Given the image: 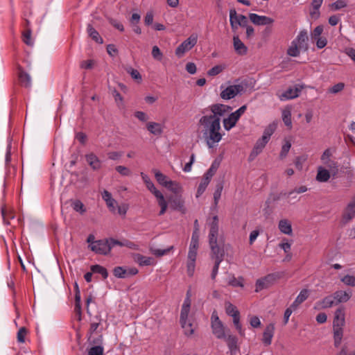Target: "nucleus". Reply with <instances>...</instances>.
<instances>
[{
    "mask_svg": "<svg viewBox=\"0 0 355 355\" xmlns=\"http://www.w3.org/2000/svg\"><path fill=\"white\" fill-rule=\"evenodd\" d=\"M112 272L114 277L123 279L136 275L139 272V270L135 267L129 268L127 269L122 266H116L114 268Z\"/></svg>",
    "mask_w": 355,
    "mask_h": 355,
    "instance_id": "f8f14e48",
    "label": "nucleus"
},
{
    "mask_svg": "<svg viewBox=\"0 0 355 355\" xmlns=\"http://www.w3.org/2000/svg\"><path fill=\"white\" fill-rule=\"evenodd\" d=\"M170 207L173 210H178L182 214L186 212L184 200L181 196H172L168 198Z\"/></svg>",
    "mask_w": 355,
    "mask_h": 355,
    "instance_id": "ddd939ff",
    "label": "nucleus"
},
{
    "mask_svg": "<svg viewBox=\"0 0 355 355\" xmlns=\"http://www.w3.org/2000/svg\"><path fill=\"white\" fill-rule=\"evenodd\" d=\"M236 20L237 21V24L241 27H247L248 25V18L243 15H237L236 17Z\"/></svg>",
    "mask_w": 355,
    "mask_h": 355,
    "instance_id": "4d7b16f0",
    "label": "nucleus"
},
{
    "mask_svg": "<svg viewBox=\"0 0 355 355\" xmlns=\"http://www.w3.org/2000/svg\"><path fill=\"white\" fill-rule=\"evenodd\" d=\"M126 71L131 76V77L135 80L137 83H141L142 80V77L140 73L137 70L133 69L131 67L126 68Z\"/></svg>",
    "mask_w": 355,
    "mask_h": 355,
    "instance_id": "a19ab883",
    "label": "nucleus"
},
{
    "mask_svg": "<svg viewBox=\"0 0 355 355\" xmlns=\"http://www.w3.org/2000/svg\"><path fill=\"white\" fill-rule=\"evenodd\" d=\"M275 324L273 323H270L268 324L263 333V338L262 342L266 346H269L272 343V339L274 336L275 334Z\"/></svg>",
    "mask_w": 355,
    "mask_h": 355,
    "instance_id": "f3484780",
    "label": "nucleus"
},
{
    "mask_svg": "<svg viewBox=\"0 0 355 355\" xmlns=\"http://www.w3.org/2000/svg\"><path fill=\"white\" fill-rule=\"evenodd\" d=\"M86 161L91 168L94 170H98L101 167V162L98 157L93 153L85 155Z\"/></svg>",
    "mask_w": 355,
    "mask_h": 355,
    "instance_id": "412c9836",
    "label": "nucleus"
},
{
    "mask_svg": "<svg viewBox=\"0 0 355 355\" xmlns=\"http://www.w3.org/2000/svg\"><path fill=\"white\" fill-rule=\"evenodd\" d=\"M309 295V290L305 288L302 289L297 295V297H296V299L295 300V301L291 304V308H293V310L297 309L299 305L308 298Z\"/></svg>",
    "mask_w": 355,
    "mask_h": 355,
    "instance_id": "5701e85b",
    "label": "nucleus"
},
{
    "mask_svg": "<svg viewBox=\"0 0 355 355\" xmlns=\"http://www.w3.org/2000/svg\"><path fill=\"white\" fill-rule=\"evenodd\" d=\"M134 261L139 266H150L153 264V259L152 257H146L141 254H135L134 255Z\"/></svg>",
    "mask_w": 355,
    "mask_h": 355,
    "instance_id": "393cba45",
    "label": "nucleus"
},
{
    "mask_svg": "<svg viewBox=\"0 0 355 355\" xmlns=\"http://www.w3.org/2000/svg\"><path fill=\"white\" fill-rule=\"evenodd\" d=\"M282 119L284 124L291 128L292 127V121H291V113L289 110H284L282 112Z\"/></svg>",
    "mask_w": 355,
    "mask_h": 355,
    "instance_id": "49530a36",
    "label": "nucleus"
},
{
    "mask_svg": "<svg viewBox=\"0 0 355 355\" xmlns=\"http://www.w3.org/2000/svg\"><path fill=\"white\" fill-rule=\"evenodd\" d=\"M345 324V313L343 306L337 309L335 311L333 321L334 327H343Z\"/></svg>",
    "mask_w": 355,
    "mask_h": 355,
    "instance_id": "dca6fc26",
    "label": "nucleus"
},
{
    "mask_svg": "<svg viewBox=\"0 0 355 355\" xmlns=\"http://www.w3.org/2000/svg\"><path fill=\"white\" fill-rule=\"evenodd\" d=\"M302 89L303 87L300 85H296L294 89L290 87L283 93L282 97L287 100L297 98L300 96Z\"/></svg>",
    "mask_w": 355,
    "mask_h": 355,
    "instance_id": "aec40b11",
    "label": "nucleus"
},
{
    "mask_svg": "<svg viewBox=\"0 0 355 355\" xmlns=\"http://www.w3.org/2000/svg\"><path fill=\"white\" fill-rule=\"evenodd\" d=\"M22 40L28 46H32L33 44L31 39V30L30 28H28L23 32Z\"/></svg>",
    "mask_w": 355,
    "mask_h": 355,
    "instance_id": "a18cd8bd",
    "label": "nucleus"
},
{
    "mask_svg": "<svg viewBox=\"0 0 355 355\" xmlns=\"http://www.w3.org/2000/svg\"><path fill=\"white\" fill-rule=\"evenodd\" d=\"M324 164L329 167L331 171H333L334 173H336L338 171V164L334 160L331 159L329 161L325 162Z\"/></svg>",
    "mask_w": 355,
    "mask_h": 355,
    "instance_id": "774afa93",
    "label": "nucleus"
},
{
    "mask_svg": "<svg viewBox=\"0 0 355 355\" xmlns=\"http://www.w3.org/2000/svg\"><path fill=\"white\" fill-rule=\"evenodd\" d=\"M196 259L188 258L187 262V274L189 276L191 277L193 275L195 270V263Z\"/></svg>",
    "mask_w": 355,
    "mask_h": 355,
    "instance_id": "6e6d98bb",
    "label": "nucleus"
},
{
    "mask_svg": "<svg viewBox=\"0 0 355 355\" xmlns=\"http://www.w3.org/2000/svg\"><path fill=\"white\" fill-rule=\"evenodd\" d=\"M340 280L347 286H355V277L353 275H346Z\"/></svg>",
    "mask_w": 355,
    "mask_h": 355,
    "instance_id": "864d4df0",
    "label": "nucleus"
},
{
    "mask_svg": "<svg viewBox=\"0 0 355 355\" xmlns=\"http://www.w3.org/2000/svg\"><path fill=\"white\" fill-rule=\"evenodd\" d=\"M306 159L307 155H306L297 157L294 162L296 168L299 171L302 170L303 167V164L306 161Z\"/></svg>",
    "mask_w": 355,
    "mask_h": 355,
    "instance_id": "8fccbe9b",
    "label": "nucleus"
},
{
    "mask_svg": "<svg viewBox=\"0 0 355 355\" xmlns=\"http://www.w3.org/2000/svg\"><path fill=\"white\" fill-rule=\"evenodd\" d=\"M180 322L186 335L191 336L193 334L194 329L193 328V324L191 322L188 321V319L184 320H180Z\"/></svg>",
    "mask_w": 355,
    "mask_h": 355,
    "instance_id": "c9c22d12",
    "label": "nucleus"
},
{
    "mask_svg": "<svg viewBox=\"0 0 355 355\" xmlns=\"http://www.w3.org/2000/svg\"><path fill=\"white\" fill-rule=\"evenodd\" d=\"M250 20L255 25L264 26L272 24L274 19L267 16L259 15L256 13L249 14Z\"/></svg>",
    "mask_w": 355,
    "mask_h": 355,
    "instance_id": "4468645a",
    "label": "nucleus"
},
{
    "mask_svg": "<svg viewBox=\"0 0 355 355\" xmlns=\"http://www.w3.org/2000/svg\"><path fill=\"white\" fill-rule=\"evenodd\" d=\"M108 21H109V23L112 26H113L115 28H116L119 31H121V32H123L124 31L123 25L120 21H119L118 20H116L115 19H113V18H109Z\"/></svg>",
    "mask_w": 355,
    "mask_h": 355,
    "instance_id": "680f3d73",
    "label": "nucleus"
},
{
    "mask_svg": "<svg viewBox=\"0 0 355 355\" xmlns=\"http://www.w3.org/2000/svg\"><path fill=\"white\" fill-rule=\"evenodd\" d=\"M246 110L247 105H242L237 110L231 113L227 118L224 119L223 121L224 128L229 131L232 128H234L241 115L245 113Z\"/></svg>",
    "mask_w": 355,
    "mask_h": 355,
    "instance_id": "1a4fd4ad",
    "label": "nucleus"
},
{
    "mask_svg": "<svg viewBox=\"0 0 355 355\" xmlns=\"http://www.w3.org/2000/svg\"><path fill=\"white\" fill-rule=\"evenodd\" d=\"M313 41L315 42L316 46L319 49H323L327 44V39L322 36L313 40Z\"/></svg>",
    "mask_w": 355,
    "mask_h": 355,
    "instance_id": "bf43d9fd",
    "label": "nucleus"
},
{
    "mask_svg": "<svg viewBox=\"0 0 355 355\" xmlns=\"http://www.w3.org/2000/svg\"><path fill=\"white\" fill-rule=\"evenodd\" d=\"M347 4L345 0H337L336 1L329 5L330 8L332 10H338L342 8L347 7Z\"/></svg>",
    "mask_w": 355,
    "mask_h": 355,
    "instance_id": "37998d69",
    "label": "nucleus"
},
{
    "mask_svg": "<svg viewBox=\"0 0 355 355\" xmlns=\"http://www.w3.org/2000/svg\"><path fill=\"white\" fill-rule=\"evenodd\" d=\"M233 322L239 334L241 336H244V331L242 329V326L240 323V315H238V314H234V315H233Z\"/></svg>",
    "mask_w": 355,
    "mask_h": 355,
    "instance_id": "3c124183",
    "label": "nucleus"
},
{
    "mask_svg": "<svg viewBox=\"0 0 355 355\" xmlns=\"http://www.w3.org/2000/svg\"><path fill=\"white\" fill-rule=\"evenodd\" d=\"M197 43V36L191 35L182 42L175 49V55L182 58L185 52L191 49Z\"/></svg>",
    "mask_w": 355,
    "mask_h": 355,
    "instance_id": "9d476101",
    "label": "nucleus"
},
{
    "mask_svg": "<svg viewBox=\"0 0 355 355\" xmlns=\"http://www.w3.org/2000/svg\"><path fill=\"white\" fill-rule=\"evenodd\" d=\"M330 173L328 170L322 166L318 168V173L316 175V180L320 182H326L330 178Z\"/></svg>",
    "mask_w": 355,
    "mask_h": 355,
    "instance_id": "cd10ccee",
    "label": "nucleus"
},
{
    "mask_svg": "<svg viewBox=\"0 0 355 355\" xmlns=\"http://www.w3.org/2000/svg\"><path fill=\"white\" fill-rule=\"evenodd\" d=\"M282 277L279 272H274L258 279L255 284V292H259L263 289L268 288L273 285L275 282Z\"/></svg>",
    "mask_w": 355,
    "mask_h": 355,
    "instance_id": "0eeeda50",
    "label": "nucleus"
},
{
    "mask_svg": "<svg viewBox=\"0 0 355 355\" xmlns=\"http://www.w3.org/2000/svg\"><path fill=\"white\" fill-rule=\"evenodd\" d=\"M1 213L4 224L10 225V220L15 218V214L12 211H8L5 206L1 207Z\"/></svg>",
    "mask_w": 355,
    "mask_h": 355,
    "instance_id": "f704fd0d",
    "label": "nucleus"
},
{
    "mask_svg": "<svg viewBox=\"0 0 355 355\" xmlns=\"http://www.w3.org/2000/svg\"><path fill=\"white\" fill-rule=\"evenodd\" d=\"M112 241L113 238L96 240V244L91 246V250L98 254L107 255L114 248Z\"/></svg>",
    "mask_w": 355,
    "mask_h": 355,
    "instance_id": "6e6552de",
    "label": "nucleus"
},
{
    "mask_svg": "<svg viewBox=\"0 0 355 355\" xmlns=\"http://www.w3.org/2000/svg\"><path fill=\"white\" fill-rule=\"evenodd\" d=\"M71 207L76 211L79 212L81 214H83L86 211L84 204L79 200L72 201Z\"/></svg>",
    "mask_w": 355,
    "mask_h": 355,
    "instance_id": "ea45409f",
    "label": "nucleus"
},
{
    "mask_svg": "<svg viewBox=\"0 0 355 355\" xmlns=\"http://www.w3.org/2000/svg\"><path fill=\"white\" fill-rule=\"evenodd\" d=\"M236 11L234 8L230 9V22L231 28L233 31H236L239 25L237 24L236 20Z\"/></svg>",
    "mask_w": 355,
    "mask_h": 355,
    "instance_id": "58836bf2",
    "label": "nucleus"
},
{
    "mask_svg": "<svg viewBox=\"0 0 355 355\" xmlns=\"http://www.w3.org/2000/svg\"><path fill=\"white\" fill-rule=\"evenodd\" d=\"M278 228L279 231L287 235H291L293 232L291 223L288 219H282L279 221Z\"/></svg>",
    "mask_w": 355,
    "mask_h": 355,
    "instance_id": "b1692460",
    "label": "nucleus"
},
{
    "mask_svg": "<svg viewBox=\"0 0 355 355\" xmlns=\"http://www.w3.org/2000/svg\"><path fill=\"white\" fill-rule=\"evenodd\" d=\"M152 55L155 59L161 60L163 54L157 46H154L152 49Z\"/></svg>",
    "mask_w": 355,
    "mask_h": 355,
    "instance_id": "69168bd1",
    "label": "nucleus"
},
{
    "mask_svg": "<svg viewBox=\"0 0 355 355\" xmlns=\"http://www.w3.org/2000/svg\"><path fill=\"white\" fill-rule=\"evenodd\" d=\"M213 334L218 338L222 340L230 333V329H226L222 322L211 324Z\"/></svg>",
    "mask_w": 355,
    "mask_h": 355,
    "instance_id": "2eb2a0df",
    "label": "nucleus"
},
{
    "mask_svg": "<svg viewBox=\"0 0 355 355\" xmlns=\"http://www.w3.org/2000/svg\"><path fill=\"white\" fill-rule=\"evenodd\" d=\"M223 189V182H220L217 183V184L216 186L215 191L214 193V204L216 205H217L218 203V201L221 196Z\"/></svg>",
    "mask_w": 355,
    "mask_h": 355,
    "instance_id": "4c0bfd02",
    "label": "nucleus"
},
{
    "mask_svg": "<svg viewBox=\"0 0 355 355\" xmlns=\"http://www.w3.org/2000/svg\"><path fill=\"white\" fill-rule=\"evenodd\" d=\"M243 91L241 85H233L228 86L220 92V97L225 100H230L234 98L238 94Z\"/></svg>",
    "mask_w": 355,
    "mask_h": 355,
    "instance_id": "9b49d317",
    "label": "nucleus"
},
{
    "mask_svg": "<svg viewBox=\"0 0 355 355\" xmlns=\"http://www.w3.org/2000/svg\"><path fill=\"white\" fill-rule=\"evenodd\" d=\"M104 349L101 345L92 347L88 350V355H103Z\"/></svg>",
    "mask_w": 355,
    "mask_h": 355,
    "instance_id": "5fc2aeb1",
    "label": "nucleus"
},
{
    "mask_svg": "<svg viewBox=\"0 0 355 355\" xmlns=\"http://www.w3.org/2000/svg\"><path fill=\"white\" fill-rule=\"evenodd\" d=\"M198 248V243H195L194 242L190 243L188 258L196 259Z\"/></svg>",
    "mask_w": 355,
    "mask_h": 355,
    "instance_id": "603ef678",
    "label": "nucleus"
},
{
    "mask_svg": "<svg viewBox=\"0 0 355 355\" xmlns=\"http://www.w3.org/2000/svg\"><path fill=\"white\" fill-rule=\"evenodd\" d=\"M343 336V327H334V345L338 347L340 343Z\"/></svg>",
    "mask_w": 355,
    "mask_h": 355,
    "instance_id": "72a5a7b5",
    "label": "nucleus"
},
{
    "mask_svg": "<svg viewBox=\"0 0 355 355\" xmlns=\"http://www.w3.org/2000/svg\"><path fill=\"white\" fill-rule=\"evenodd\" d=\"M225 69L224 65L218 64L213 67L207 71V75L209 76H215L221 73Z\"/></svg>",
    "mask_w": 355,
    "mask_h": 355,
    "instance_id": "de8ad7c7",
    "label": "nucleus"
},
{
    "mask_svg": "<svg viewBox=\"0 0 355 355\" xmlns=\"http://www.w3.org/2000/svg\"><path fill=\"white\" fill-rule=\"evenodd\" d=\"M141 178L145 183L147 189L155 196L157 194V192H160L158 189H156L153 182L150 180V178L144 173H141Z\"/></svg>",
    "mask_w": 355,
    "mask_h": 355,
    "instance_id": "c85d7f7f",
    "label": "nucleus"
},
{
    "mask_svg": "<svg viewBox=\"0 0 355 355\" xmlns=\"http://www.w3.org/2000/svg\"><path fill=\"white\" fill-rule=\"evenodd\" d=\"M147 130L155 135H160L163 130L160 123L155 122H149L146 125Z\"/></svg>",
    "mask_w": 355,
    "mask_h": 355,
    "instance_id": "c756f323",
    "label": "nucleus"
},
{
    "mask_svg": "<svg viewBox=\"0 0 355 355\" xmlns=\"http://www.w3.org/2000/svg\"><path fill=\"white\" fill-rule=\"evenodd\" d=\"M116 171L123 176H130L131 175L130 170L123 166H117L116 167Z\"/></svg>",
    "mask_w": 355,
    "mask_h": 355,
    "instance_id": "e2e57ef3",
    "label": "nucleus"
},
{
    "mask_svg": "<svg viewBox=\"0 0 355 355\" xmlns=\"http://www.w3.org/2000/svg\"><path fill=\"white\" fill-rule=\"evenodd\" d=\"M222 340H225L229 350L232 349V348L239 345H238V338L236 336L231 334L230 333L227 334V335L225 336V338H223Z\"/></svg>",
    "mask_w": 355,
    "mask_h": 355,
    "instance_id": "2f4dec72",
    "label": "nucleus"
},
{
    "mask_svg": "<svg viewBox=\"0 0 355 355\" xmlns=\"http://www.w3.org/2000/svg\"><path fill=\"white\" fill-rule=\"evenodd\" d=\"M210 182L206 180L204 178H202L201 182L198 187L196 192V198H199L202 195V193L205 191L207 186L209 185Z\"/></svg>",
    "mask_w": 355,
    "mask_h": 355,
    "instance_id": "79ce46f5",
    "label": "nucleus"
},
{
    "mask_svg": "<svg viewBox=\"0 0 355 355\" xmlns=\"http://www.w3.org/2000/svg\"><path fill=\"white\" fill-rule=\"evenodd\" d=\"M90 270L94 273L100 274L103 279H106L108 277L107 270L101 265L95 264L91 266Z\"/></svg>",
    "mask_w": 355,
    "mask_h": 355,
    "instance_id": "7c9ffc66",
    "label": "nucleus"
},
{
    "mask_svg": "<svg viewBox=\"0 0 355 355\" xmlns=\"http://www.w3.org/2000/svg\"><path fill=\"white\" fill-rule=\"evenodd\" d=\"M74 312L78 315V320H81V300H75Z\"/></svg>",
    "mask_w": 355,
    "mask_h": 355,
    "instance_id": "0e129e2a",
    "label": "nucleus"
},
{
    "mask_svg": "<svg viewBox=\"0 0 355 355\" xmlns=\"http://www.w3.org/2000/svg\"><path fill=\"white\" fill-rule=\"evenodd\" d=\"M27 334V329L26 327H21L17 332V341L23 343L25 342V337Z\"/></svg>",
    "mask_w": 355,
    "mask_h": 355,
    "instance_id": "052dcab7",
    "label": "nucleus"
},
{
    "mask_svg": "<svg viewBox=\"0 0 355 355\" xmlns=\"http://www.w3.org/2000/svg\"><path fill=\"white\" fill-rule=\"evenodd\" d=\"M233 44L236 53L240 55H246L248 53V48L244 43L239 39V35H234Z\"/></svg>",
    "mask_w": 355,
    "mask_h": 355,
    "instance_id": "a211bd4d",
    "label": "nucleus"
},
{
    "mask_svg": "<svg viewBox=\"0 0 355 355\" xmlns=\"http://www.w3.org/2000/svg\"><path fill=\"white\" fill-rule=\"evenodd\" d=\"M352 297L351 292L342 290L336 291L333 294L324 297L317 304L322 309H328L340 303H345L349 300Z\"/></svg>",
    "mask_w": 355,
    "mask_h": 355,
    "instance_id": "20e7f679",
    "label": "nucleus"
},
{
    "mask_svg": "<svg viewBox=\"0 0 355 355\" xmlns=\"http://www.w3.org/2000/svg\"><path fill=\"white\" fill-rule=\"evenodd\" d=\"M87 32L89 36L96 43L103 44V40L100 36L98 32L92 26V24H89L87 27Z\"/></svg>",
    "mask_w": 355,
    "mask_h": 355,
    "instance_id": "a878e982",
    "label": "nucleus"
},
{
    "mask_svg": "<svg viewBox=\"0 0 355 355\" xmlns=\"http://www.w3.org/2000/svg\"><path fill=\"white\" fill-rule=\"evenodd\" d=\"M324 31V26L322 25H319L316 26L313 31L311 33V37L313 40L317 39L318 37H322V34Z\"/></svg>",
    "mask_w": 355,
    "mask_h": 355,
    "instance_id": "09e8293b",
    "label": "nucleus"
},
{
    "mask_svg": "<svg viewBox=\"0 0 355 355\" xmlns=\"http://www.w3.org/2000/svg\"><path fill=\"white\" fill-rule=\"evenodd\" d=\"M209 110L211 114H207V116H211L214 119H220L221 116H223L227 112L232 110V107L221 103H215L209 105L207 108H205L201 112L205 114Z\"/></svg>",
    "mask_w": 355,
    "mask_h": 355,
    "instance_id": "423d86ee",
    "label": "nucleus"
},
{
    "mask_svg": "<svg viewBox=\"0 0 355 355\" xmlns=\"http://www.w3.org/2000/svg\"><path fill=\"white\" fill-rule=\"evenodd\" d=\"M291 147V144L290 143V141H286V143L282 146L281 152L279 153V157L281 159H284L286 157Z\"/></svg>",
    "mask_w": 355,
    "mask_h": 355,
    "instance_id": "13d9d810",
    "label": "nucleus"
},
{
    "mask_svg": "<svg viewBox=\"0 0 355 355\" xmlns=\"http://www.w3.org/2000/svg\"><path fill=\"white\" fill-rule=\"evenodd\" d=\"M344 87L345 84L343 83H338L329 89V92L332 94H336L341 92Z\"/></svg>",
    "mask_w": 355,
    "mask_h": 355,
    "instance_id": "338daca9",
    "label": "nucleus"
},
{
    "mask_svg": "<svg viewBox=\"0 0 355 355\" xmlns=\"http://www.w3.org/2000/svg\"><path fill=\"white\" fill-rule=\"evenodd\" d=\"M309 37L306 30H302L291 42V46L287 49V54L291 57H297L300 54V50L307 51L309 49Z\"/></svg>",
    "mask_w": 355,
    "mask_h": 355,
    "instance_id": "7ed1b4c3",
    "label": "nucleus"
},
{
    "mask_svg": "<svg viewBox=\"0 0 355 355\" xmlns=\"http://www.w3.org/2000/svg\"><path fill=\"white\" fill-rule=\"evenodd\" d=\"M166 188L175 194H178L182 190V187L178 182L172 180H169Z\"/></svg>",
    "mask_w": 355,
    "mask_h": 355,
    "instance_id": "e433bc0d",
    "label": "nucleus"
},
{
    "mask_svg": "<svg viewBox=\"0 0 355 355\" xmlns=\"http://www.w3.org/2000/svg\"><path fill=\"white\" fill-rule=\"evenodd\" d=\"M225 310L227 314L232 316V318L234 314H238V315H240L239 311L237 310L236 307L230 302H227L225 304Z\"/></svg>",
    "mask_w": 355,
    "mask_h": 355,
    "instance_id": "c03bdc74",
    "label": "nucleus"
},
{
    "mask_svg": "<svg viewBox=\"0 0 355 355\" xmlns=\"http://www.w3.org/2000/svg\"><path fill=\"white\" fill-rule=\"evenodd\" d=\"M18 78L20 84L25 87H28L31 86V77L24 71L21 67H18Z\"/></svg>",
    "mask_w": 355,
    "mask_h": 355,
    "instance_id": "4be33fe9",
    "label": "nucleus"
},
{
    "mask_svg": "<svg viewBox=\"0 0 355 355\" xmlns=\"http://www.w3.org/2000/svg\"><path fill=\"white\" fill-rule=\"evenodd\" d=\"M276 125L275 123H271L265 128L262 137L257 141L249 155V161L251 162L254 160V158L262 152L266 144L269 141L271 135L274 133Z\"/></svg>",
    "mask_w": 355,
    "mask_h": 355,
    "instance_id": "39448f33",
    "label": "nucleus"
},
{
    "mask_svg": "<svg viewBox=\"0 0 355 355\" xmlns=\"http://www.w3.org/2000/svg\"><path fill=\"white\" fill-rule=\"evenodd\" d=\"M157 200V203L160 207L161 209L159 212V216H162L165 214L168 207V203L165 200L163 194L160 192H157V194L155 195Z\"/></svg>",
    "mask_w": 355,
    "mask_h": 355,
    "instance_id": "bb28decb",
    "label": "nucleus"
},
{
    "mask_svg": "<svg viewBox=\"0 0 355 355\" xmlns=\"http://www.w3.org/2000/svg\"><path fill=\"white\" fill-rule=\"evenodd\" d=\"M153 171L154 172L155 177L157 182L159 184L166 187V186H168V182H169V180H168L167 176L161 173L158 170L153 169Z\"/></svg>",
    "mask_w": 355,
    "mask_h": 355,
    "instance_id": "473e14b6",
    "label": "nucleus"
},
{
    "mask_svg": "<svg viewBox=\"0 0 355 355\" xmlns=\"http://www.w3.org/2000/svg\"><path fill=\"white\" fill-rule=\"evenodd\" d=\"M219 221L218 216L212 218L209 223V232L208 235L209 245L210 248V258L214 261H223L225 254V239L218 237Z\"/></svg>",
    "mask_w": 355,
    "mask_h": 355,
    "instance_id": "f257e3e1",
    "label": "nucleus"
},
{
    "mask_svg": "<svg viewBox=\"0 0 355 355\" xmlns=\"http://www.w3.org/2000/svg\"><path fill=\"white\" fill-rule=\"evenodd\" d=\"M355 217V202L347 205L343 214V220L346 223Z\"/></svg>",
    "mask_w": 355,
    "mask_h": 355,
    "instance_id": "6ab92c4d",
    "label": "nucleus"
},
{
    "mask_svg": "<svg viewBox=\"0 0 355 355\" xmlns=\"http://www.w3.org/2000/svg\"><path fill=\"white\" fill-rule=\"evenodd\" d=\"M199 125L202 127L203 137L209 148H213L215 144L222 139L223 135L220 132V119H214L205 114L200 119Z\"/></svg>",
    "mask_w": 355,
    "mask_h": 355,
    "instance_id": "f03ea898",
    "label": "nucleus"
}]
</instances>
